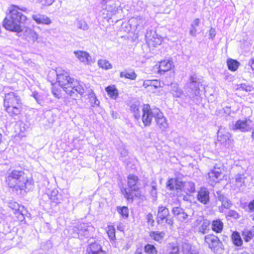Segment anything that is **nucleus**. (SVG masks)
<instances>
[{
	"mask_svg": "<svg viewBox=\"0 0 254 254\" xmlns=\"http://www.w3.org/2000/svg\"><path fill=\"white\" fill-rule=\"evenodd\" d=\"M25 11V8H21L15 4L10 5L2 21V26L4 29L17 33L23 32L29 22L28 17L23 13Z\"/></svg>",
	"mask_w": 254,
	"mask_h": 254,
	"instance_id": "obj_1",
	"label": "nucleus"
},
{
	"mask_svg": "<svg viewBox=\"0 0 254 254\" xmlns=\"http://www.w3.org/2000/svg\"><path fill=\"white\" fill-rule=\"evenodd\" d=\"M31 179L23 170L14 169L9 173L5 179L7 187L15 191L25 190Z\"/></svg>",
	"mask_w": 254,
	"mask_h": 254,
	"instance_id": "obj_2",
	"label": "nucleus"
},
{
	"mask_svg": "<svg viewBox=\"0 0 254 254\" xmlns=\"http://www.w3.org/2000/svg\"><path fill=\"white\" fill-rule=\"evenodd\" d=\"M57 80L63 90L70 96L75 92L82 95L85 92L82 84L71 77L68 72L63 71L62 73L57 74Z\"/></svg>",
	"mask_w": 254,
	"mask_h": 254,
	"instance_id": "obj_3",
	"label": "nucleus"
},
{
	"mask_svg": "<svg viewBox=\"0 0 254 254\" xmlns=\"http://www.w3.org/2000/svg\"><path fill=\"white\" fill-rule=\"evenodd\" d=\"M3 108L7 114L12 117L19 116L24 111L22 99L17 94L13 92L4 95Z\"/></svg>",
	"mask_w": 254,
	"mask_h": 254,
	"instance_id": "obj_4",
	"label": "nucleus"
},
{
	"mask_svg": "<svg viewBox=\"0 0 254 254\" xmlns=\"http://www.w3.org/2000/svg\"><path fill=\"white\" fill-rule=\"evenodd\" d=\"M156 220L158 225L167 224L173 226L174 224L173 218L171 216L169 209L163 205H160L157 209Z\"/></svg>",
	"mask_w": 254,
	"mask_h": 254,
	"instance_id": "obj_5",
	"label": "nucleus"
},
{
	"mask_svg": "<svg viewBox=\"0 0 254 254\" xmlns=\"http://www.w3.org/2000/svg\"><path fill=\"white\" fill-rule=\"evenodd\" d=\"M142 116L141 120L144 127H149L151 125L153 118L155 117L157 110L159 109L157 108H151L150 105L148 104H144L142 106Z\"/></svg>",
	"mask_w": 254,
	"mask_h": 254,
	"instance_id": "obj_6",
	"label": "nucleus"
},
{
	"mask_svg": "<svg viewBox=\"0 0 254 254\" xmlns=\"http://www.w3.org/2000/svg\"><path fill=\"white\" fill-rule=\"evenodd\" d=\"M121 191L127 201L132 203L134 200L142 199L144 195L139 188H125L121 189Z\"/></svg>",
	"mask_w": 254,
	"mask_h": 254,
	"instance_id": "obj_7",
	"label": "nucleus"
},
{
	"mask_svg": "<svg viewBox=\"0 0 254 254\" xmlns=\"http://www.w3.org/2000/svg\"><path fill=\"white\" fill-rule=\"evenodd\" d=\"M175 65L172 60L163 59L158 62L153 66V72L159 75H163L165 73L174 70Z\"/></svg>",
	"mask_w": 254,
	"mask_h": 254,
	"instance_id": "obj_8",
	"label": "nucleus"
},
{
	"mask_svg": "<svg viewBox=\"0 0 254 254\" xmlns=\"http://www.w3.org/2000/svg\"><path fill=\"white\" fill-rule=\"evenodd\" d=\"M224 168L219 167L214 168L207 174V181L211 185L213 186L222 180L224 176Z\"/></svg>",
	"mask_w": 254,
	"mask_h": 254,
	"instance_id": "obj_9",
	"label": "nucleus"
},
{
	"mask_svg": "<svg viewBox=\"0 0 254 254\" xmlns=\"http://www.w3.org/2000/svg\"><path fill=\"white\" fill-rule=\"evenodd\" d=\"M204 244L211 251L216 252L220 247L222 242L217 236L211 233L204 236Z\"/></svg>",
	"mask_w": 254,
	"mask_h": 254,
	"instance_id": "obj_10",
	"label": "nucleus"
},
{
	"mask_svg": "<svg viewBox=\"0 0 254 254\" xmlns=\"http://www.w3.org/2000/svg\"><path fill=\"white\" fill-rule=\"evenodd\" d=\"M185 186V182L177 177L168 179L166 183V187L168 190L176 192H181L184 191Z\"/></svg>",
	"mask_w": 254,
	"mask_h": 254,
	"instance_id": "obj_11",
	"label": "nucleus"
},
{
	"mask_svg": "<svg viewBox=\"0 0 254 254\" xmlns=\"http://www.w3.org/2000/svg\"><path fill=\"white\" fill-rule=\"evenodd\" d=\"M142 86L148 92L154 94L160 93L162 89L161 82L157 79H147L143 81Z\"/></svg>",
	"mask_w": 254,
	"mask_h": 254,
	"instance_id": "obj_12",
	"label": "nucleus"
},
{
	"mask_svg": "<svg viewBox=\"0 0 254 254\" xmlns=\"http://www.w3.org/2000/svg\"><path fill=\"white\" fill-rule=\"evenodd\" d=\"M146 41L149 47H156L162 44L163 38L155 31H150L147 33Z\"/></svg>",
	"mask_w": 254,
	"mask_h": 254,
	"instance_id": "obj_13",
	"label": "nucleus"
},
{
	"mask_svg": "<svg viewBox=\"0 0 254 254\" xmlns=\"http://www.w3.org/2000/svg\"><path fill=\"white\" fill-rule=\"evenodd\" d=\"M10 207L13 210L14 220L17 222H21L25 219L23 211L24 207L22 205H20L16 202L10 203Z\"/></svg>",
	"mask_w": 254,
	"mask_h": 254,
	"instance_id": "obj_14",
	"label": "nucleus"
},
{
	"mask_svg": "<svg viewBox=\"0 0 254 254\" xmlns=\"http://www.w3.org/2000/svg\"><path fill=\"white\" fill-rule=\"evenodd\" d=\"M86 252V254H108L103 249L102 245L97 242H94L89 244Z\"/></svg>",
	"mask_w": 254,
	"mask_h": 254,
	"instance_id": "obj_15",
	"label": "nucleus"
},
{
	"mask_svg": "<svg viewBox=\"0 0 254 254\" xmlns=\"http://www.w3.org/2000/svg\"><path fill=\"white\" fill-rule=\"evenodd\" d=\"M155 117V121L157 127L162 130H165L168 127V123L166 118L163 116L162 112L159 109L157 110Z\"/></svg>",
	"mask_w": 254,
	"mask_h": 254,
	"instance_id": "obj_16",
	"label": "nucleus"
},
{
	"mask_svg": "<svg viewBox=\"0 0 254 254\" xmlns=\"http://www.w3.org/2000/svg\"><path fill=\"white\" fill-rule=\"evenodd\" d=\"M196 198L201 203L206 204L209 201V192L205 188H201L197 192Z\"/></svg>",
	"mask_w": 254,
	"mask_h": 254,
	"instance_id": "obj_17",
	"label": "nucleus"
},
{
	"mask_svg": "<svg viewBox=\"0 0 254 254\" xmlns=\"http://www.w3.org/2000/svg\"><path fill=\"white\" fill-rule=\"evenodd\" d=\"M172 212L174 217L181 222L184 221L188 217V215L185 212L184 210L180 207H173Z\"/></svg>",
	"mask_w": 254,
	"mask_h": 254,
	"instance_id": "obj_18",
	"label": "nucleus"
},
{
	"mask_svg": "<svg viewBox=\"0 0 254 254\" xmlns=\"http://www.w3.org/2000/svg\"><path fill=\"white\" fill-rule=\"evenodd\" d=\"M251 122L249 119L246 118L244 120H238L235 125L234 130H240L242 132L249 131V122Z\"/></svg>",
	"mask_w": 254,
	"mask_h": 254,
	"instance_id": "obj_19",
	"label": "nucleus"
},
{
	"mask_svg": "<svg viewBox=\"0 0 254 254\" xmlns=\"http://www.w3.org/2000/svg\"><path fill=\"white\" fill-rule=\"evenodd\" d=\"M224 228V223L220 219H215L211 222V230L216 233H221Z\"/></svg>",
	"mask_w": 254,
	"mask_h": 254,
	"instance_id": "obj_20",
	"label": "nucleus"
},
{
	"mask_svg": "<svg viewBox=\"0 0 254 254\" xmlns=\"http://www.w3.org/2000/svg\"><path fill=\"white\" fill-rule=\"evenodd\" d=\"M32 19L38 24L49 25L51 24V19L45 15L35 14L33 15Z\"/></svg>",
	"mask_w": 254,
	"mask_h": 254,
	"instance_id": "obj_21",
	"label": "nucleus"
},
{
	"mask_svg": "<svg viewBox=\"0 0 254 254\" xmlns=\"http://www.w3.org/2000/svg\"><path fill=\"white\" fill-rule=\"evenodd\" d=\"M108 96L112 99L116 100L119 96V91L115 85H110L105 88Z\"/></svg>",
	"mask_w": 254,
	"mask_h": 254,
	"instance_id": "obj_22",
	"label": "nucleus"
},
{
	"mask_svg": "<svg viewBox=\"0 0 254 254\" xmlns=\"http://www.w3.org/2000/svg\"><path fill=\"white\" fill-rule=\"evenodd\" d=\"M121 78H125L131 80H134L136 78L137 75L133 69H125L120 73Z\"/></svg>",
	"mask_w": 254,
	"mask_h": 254,
	"instance_id": "obj_23",
	"label": "nucleus"
},
{
	"mask_svg": "<svg viewBox=\"0 0 254 254\" xmlns=\"http://www.w3.org/2000/svg\"><path fill=\"white\" fill-rule=\"evenodd\" d=\"M139 182V178L135 175L131 174L127 177V189L137 188L136 187Z\"/></svg>",
	"mask_w": 254,
	"mask_h": 254,
	"instance_id": "obj_24",
	"label": "nucleus"
},
{
	"mask_svg": "<svg viewBox=\"0 0 254 254\" xmlns=\"http://www.w3.org/2000/svg\"><path fill=\"white\" fill-rule=\"evenodd\" d=\"M231 239L234 246L237 247H241L243 246V240L241 237L240 234L238 231H235L232 233Z\"/></svg>",
	"mask_w": 254,
	"mask_h": 254,
	"instance_id": "obj_25",
	"label": "nucleus"
},
{
	"mask_svg": "<svg viewBox=\"0 0 254 254\" xmlns=\"http://www.w3.org/2000/svg\"><path fill=\"white\" fill-rule=\"evenodd\" d=\"M165 234L164 232L157 231H152L149 233L151 239L155 241L161 243L165 237Z\"/></svg>",
	"mask_w": 254,
	"mask_h": 254,
	"instance_id": "obj_26",
	"label": "nucleus"
},
{
	"mask_svg": "<svg viewBox=\"0 0 254 254\" xmlns=\"http://www.w3.org/2000/svg\"><path fill=\"white\" fill-rule=\"evenodd\" d=\"M227 65L229 70L231 71H235L238 69L240 64L237 60L230 58L227 60Z\"/></svg>",
	"mask_w": 254,
	"mask_h": 254,
	"instance_id": "obj_27",
	"label": "nucleus"
},
{
	"mask_svg": "<svg viewBox=\"0 0 254 254\" xmlns=\"http://www.w3.org/2000/svg\"><path fill=\"white\" fill-rule=\"evenodd\" d=\"M75 56L82 62H87L89 61V54L82 51H76L73 52Z\"/></svg>",
	"mask_w": 254,
	"mask_h": 254,
	"instance_id": "obj_28",
	"label": "nucleus"
},
{
	"mask_svg": "<svg viewBox=\"0 0 254 254\" xmlns=\"http://www.w3.org/2000/svg\"><path fill=\"white\" fill-rule=\"evenodd\" d=\"M106 232L110 241H114L116 240V229L114 225L111 224L108 225Z\"/></svg>",
	"mask_w": 254,
	"mask_h": 254,
	"instance_id": "obj_29",
	"label": "nucleus"
},
{
	"mask_svg": "<svg viewBox=\"0 0 254 254\" xmlns=\"http://www.w3.org/2000/svg\"><path fill=\"white\" fill-rule=\"evenodd\" d=\"M130 111L135 119L139 120L140 118V108L139 104H132L130 106Z\"/></svg>",
	"mask_w": 254,
	"mask_h": 254,
	"instance_id": "obj_30",
	"label": "nucleus"
},
{
	"mask_svg": "<svg viewBox=\"0 0 254 254\" xmlns=\"http://www.w3.org/2000/svg\"><path fill=\"white\" fill-rule=\"evenodd\" d=\"M241 234L246 243L250 242L254 237V232L251 230L245 229L242 232Z\"/></svg>",
	"mask_w": 254,
	"mask_h": 254,
	"instance_id": "obj_31",
	"label": "nucleus"
},
{
	"mask_svg": "<svg viewBox=\"0 0 254 254\" xmlns=\"http://www.w3.org/2000/svg\"><path fill=\"white\" fill-rule=\"evenodd\" d=\"M117 210L119 214L124 218H127L129 216V210L127 206H117Z\"/></svg>",
	"mask_w": 254,
	"mask_h": 254,
	"instance_id": "obj_32",
	"label": "nucleus"
},
{
	"mask_svg": "<svg viewBox=\"0 0 254 254\" xmlns=\"http://www.w3.org/2000/svg\"><path fill=\"white\" fill-rule=\"evenodd\" d=\"M99 67L105 70L110 69L112 68V65L106 60L100 59L98 61Z\"/></svg>",
	"mask_w": 254,
	"mask_h": 254,
	"instance_id": "obj_33",
	"label": "nucleus"
},
{
	"mask_svg": "<svg viewBox=\"0 0 254 254\" xmlns=\"http://www.w3.org/2000/svg\"><path fill=\"white\" fill-rule=\"evenodd\" d=\"M144 250L147 254H158L156 248L152 244H146L144 247Z\"/></svg>",
	"mask_w": 254,
	"mask_h": 254,
	"instance_id": "obj_34",
	"label": "nucleus"
},
{
	"mask_svg": "<svg viewBox=\"0 0 254 254\" xmlns=\"http://www.w3.org/2000/svg\"><path fill=\"white\" fill-rule=\"evenodd\" d=\"M169 251L166 254H180V250L178 246L174 243H169Z\"/></svg>",
	"mask_w": 254,
	"mask_h": 254,
	"instance_id": "obj_35",
	"label": "nucleus"
},
{
	"mask_svg": "<svg viewBox=\"0 0 254 254\" xmlns=\"http://www.w3.org/2000/svg\"><path fill=\"white\" fill-rule=\"evenodd\" d=\"M209 224L208 221H204L200 227L199 232L203 234H205L209 230Z\"/></svg>",
	"mask_w": 254,
	"mask_h": 254,
	"instance_id": "obj_36",
	"label": "nucleus"
},
{
	"mask_svg": "<svg viewBox=\"0 0 254 254\" xmlns=\"http://www.w3.org/2000/svg\"><path fill=\"white\" fill-rule=\"evenodd\" d=\"M147 223L149 226L153 227L154 226L155 221L153 215L151 213H148L146 216Z\"/></svg>",
	"mask_w": 254,
	"mask_h": 254,
	"instance_id": "obj_37",
	"label": "nucleus"
},
{
	"mask_svg": "<svg viewBox=\"0 0 254 254\" xmlns=\"http://www.w3.org/2000/svg\"><path fill=\"white\" fill-rule=\"evenodd\" d=\"M55 0H40V2L41 3L42 6H49L51 5Z\"/></svg>",
	"mask_w": 254,
	"mask_h": 254,
	"instance_id": "obj_38",
	"label": "nucleus"
},
{
	"mask_svg": "<svg viewBox=\"0 0 254 254\" xmlns=\"http://www.w3.org/2000/svg\"><path fill=\"white\" fill-rule=\"evenodd\" d=\"M248 208L250 212H254V198L248 203Z\"/></svg>",
	"mask_w": 254,
	"mask_h": 254,
	"instance_id": "obj_39",
	"label": "nucleus"
},
{
	"mask_svg": "<svg viewBox=\"0 0 254 254\" xmlns=\"http://www.w3.org/2000/svg\"><path fill=\"white\" fill-rule=\"evenodd\" d=\"M216 35V31L214 28H211L209 30V38L213 39Z\"/></svg>",
	"mask_w": 254,
	"mask_h": 254,
	"instance_id": "obj_40",
	"label": "nucleus"
},
{
	"mask_svg": "<svg viewBox=\"0 0 254 254\" xmlns=\"http://www.w3.org/2000/svg\"><path fill=\"white\" fill-rule=\"evenodd\" d=\"M200 23V20L199 18H196L193 21V24L192 25V27L194 26H198Z\"/></svg>",
	"mask_w": 254,
	"mask_h": 254,
	"instance_id": "obj_41",
	"label": "nucleus"
},
{
	"mask_svg": "<svg viewBox=\"0 0 254 254\" xmlns=\"http://www.w3.org/2000/svg\"><path fill=\"white\" fill-rule=\"evenodd\" d=\"M196 33V29L194 27H192V29L190 30V35L192 36H195V34Z\"/></svg>",
	"mask_w": 254,
	"mask_h": 254,
	"instance_id": "obj_42",
	"label": "nucleus"
},
{
	"mask_svg": "<svg viewBox=\"0 0 254 254\" xmlns=\"http://www.w3.org/2000/svg\"><path fill=\"white\" fill-rule=\"evenodd\" d=\"M249 64L252 68V69L254 70V59H252L250 61Z\"/></svg>",
	"mask_w": 254,
	"mask_h": 254,
	"instance_id": "obj_43",
	"label": "nucleus"
},
{
	"mask_svg": "<svg viewBox=\"0 0 254 254\" xmlns=\"http://www.w3.org/2000/svg\"><path fill=\"white\" fill-rule=\"evenodd\" d=\"M52 92L54 95H55L56 96H58L59 94L58 93V90L56 89H54L52 91Z\"/></svg>",
	"mask_w": 254,
	"mask_h": 254,
	"instance_id": "obj_44",
	"label": "nucleus"
},
{
	"mask_svg": "<svg viewBox=\"0 0 254 254\" xmlns=\"http://www.w3.org/2000/svg\"><path fill=\"white\" fill-rule=\"evenodd\" d=\"M251 137L252 138V141L254 142V129L252 131Z\"/></svg>",
	"mask_w": 254,
	"mask_h": 254,
	"instance_id": "obj_45",
	"label": "nucleus"
},
{
	"mask_svg": "<svg viewBox=\"0 0 254 254\" xmlns=\"http://www.w3.org/2000/svg\"><path fill=\"white\" fill-rule=\"evenodd\" d=\"M134 254H142V252H141V251H136L135 252Z\"/></svg>",
	"mask_w": 254,
	"mask_h": 254,
	"instance_id": "obj_46",
	"label": "nucleus"
},
{
	"mask_svg": "<svg viewBox=\"0 0 254 254\" xmlns=\"http://www.w3.org/2000/svg\"><path fill=\"white\" fill-rule=\"evenodd\" d=\"M252 219L254 222V214L253 215V217L252 218Z\"/></svg>",
	"mask_w": 254,
	"mask_h": 254,
	"instance_id": "obj_47",
	"label": "nucleus"
},
{
	"mask_svg": "<svg viewBox=\"0 0 254 254\" xmlns=\"http://www.w3.org/2000/svg\"><path fill=\"white\" fill-rule=\"evenodd\" d=\"M34 97H35L36 98V97H37V96L34 95Z\"/></svg>",
	"mask_w": 254,
	"mask_h": 254,
	"instance_id": "obj_48",
	"label": "nucleus"
},
{
	"mask_svg": "<svg viewBox=\"0 0 254 254\" xmlns=\"http://www.w3.org/2000/svg\"><path fill=\"white\" fill-rule=\"evenodd\" d=\"M34 97H35L36 98V97H37V96L34 95Z\"/></svg>",
	"mask_w": 254,
	"mask_h": 254,
	"instance_id": "obj_49",
	"label": "nucleus"
}]
</instances>
